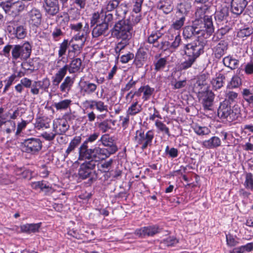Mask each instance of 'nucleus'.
Instances as JSON below:
<instances>
[{
  "instance_id": "obj_1",
  "label": "nucleus",
  "mask_w": 253,
  "mask_h": 253,
  "mask_svg": "<svg viewBox=\"0 0 253 253\" xmlns=\"http://www.w3.org/2000/svg\"><path fill=\"white\" fill-rule=\"evenodd\" d=\"M204 44L203 42L198 40L185 45V61L179 65L180 70H185L192 67L196 59L203 53Z\"/></svg>"
},
{
  "instance_id": "obj_2",
  "label": "nucleus",
  "mask_w": 253,
  "mask_h": 253,
  "mask_svg": "<svg viewBox=\"0 0 253 253\" xmlns=\"http://www.w3.org/2000/svg\"><path fill=\"white\" fill-rule=\"evenodd\" d=\"M209 13L208 5L206 3L202 4L201 6L196 7L194 20L197 21L198 25L205 29L207 36H210L214 32L211 17L209 15Z\"/></svg>"
},
{
  "instance_id": "obj_3",
  "label": "nucleus",
  "mask_w": 253,
  "mask_h": 253,
  "mask_svg": "<svg viewBox=\"0 0 253 253\" xmlns=\"http://www.w3.org/2000/svg\"><path fill=\"white\" fill-rule=\"evenodd\" d=\"M114 148H101L95 146L93 148H89L87 151L81 155H79V160H93L96 163L98 161L105 160L114 153Z\"/></svg>"
},
{
  "instance_id": "obj_4",
  "label": "nucleus",
  "mask_w": 253,
  "mask_h": 253,
  "mask_svg": "<svg viewBox=\"0 0 253 253\" xmlns=\"http://www.w3.org/2000/svg\"><path fill=\"white\" fill-rule=\"evenodd\" d=\"M218 116L223 120H226L229 122L236 120L240 115V109L238 105H234L233 109L226 103V101L221 103L217 111Z\"/></svg>"
},
{
  "instance_id": "obj_5",
  "label": "nucleus",
  "mask_w": 253,
  "mask_h": 253,
  "mask_svg": "<svg viewBox=\"0 0 253 253\" xmlns=\"http://www.w3.org/2000/svg\"><path fill=\"white\" fill-rule=\"evenodd\" d=\"M154 137L153 130H149L145 133L144 131L140 129L136 131L134 141L136 146H140L142 150H144L152 145Z\"/></svg>"
},
{
  "instance_id": "obj_6",
  "label": "nucleus",
  "mask_w": 253,
  "mask_h": 253,
  "mask_svg": "<svg viewBox=\"0 0 253 253\" xmlns=\"http://www.w3.org/2000/svg\"><path fill=\"white\" fill-rule=\"evenodd\" d=\"M32 46L28 42L22 44L13 45L12 51V59L13 61H25L31 54Z\"/></svg>"
},
{
  "instance_id": "obj_7",
  "label": "nucleus",
  "mask_w": 253,
  "mask_h": 253,
  "mask_svg": "<svg viewBox=\"0 0 253 253\" xmlns=\"http://www.w3.org/2000/svg\"><path fill=\"white\" fill-rule=\"evenodd\" d=\"M131 25L119 18L112 32V35L118 39H129L131 38Z\"/></svg>"
},
{
  "instance_id": "obj_8",
  "label": "nucleus",
  "mask_w": 253,
  "mask_h": 253,
  "mask_svg": "<svg viewBox=\"0 0 253 253\" xmlns=\"http://www.w3.org/2000/svg\"><path fill=\"white\" fill-rule=\"evenodd\" d=\"M21 146L23 152L32 155H36L42 150V142L40 138L31 137L23 140Z\"/></svg>"
},
{
  "instance_id": "obj_9",
  "label": "nucleus",
  "mask_w": 253,
  "mask_h": 253,
  "mask_svg": "<svg viewBox=\"0 0 253 253\" xmlns=\"http://www.w3.org/2000/svg\"><path fill=\"white\" fill-rule=\"evenodd\" d=\"M183 34L185 38H190L193 36L200 38L202 36L207 39L209 37L207 36L205 29L198 25L197 21H193L191 26L185 27L183 30Z\"/></svg>"
},
{
  "instance_id": "obj_10",
  "label": "nucleus",
  "mask_w": 253,
  "mask_h": 253,
  "mask_svg": "<svg viewBox=\"0 0 253 253\" xmlns=\"http://www.w3.org/2000/svg\"><path fill=\"white\" fill-rule=\"evenodd\" d=\"M21 19H15L9 22L7 30L9 33H12L14 36L19 39H24L27 35V30L23 24L24 22L21 21Z\"/></svg>"
},
{
  "instance_id": "obj_11",
  "label": "nucleus",
  "mask_w": 253,
  "mask_h": 253,
  "mask_svg": "<svg viewBox=\"0 0 253 253\" xmlns=\"http://www.w3.org/2000/svg\"><path fill=\"white\" fill-rule=\"evenodd\" d=\"M42 21V14L41 11L34 7L26 13L24 24L27 23L30 27L37 28L41 24Z\"/></svg>"
},
{
  "instance_id": "obj_12",
  "label": "nucleus",
  "mask_w": 253,
  "mask_h": 253,
  "mask_svg": "<svg viewBox=\"0 0 253 253\" xmlns=\"http://www.w3.org/2000/svg\"><path fill=\"white\" fill-rule=\"evenodd\" d=\"M197 97L205 110H211L214 98V94L211 90L206 89L205 91L198 93Z\"/></svg>"
},
{
  "instance_id": "obj_13",
  "label": "nucleus",
  "mask_w": 253,
  "mask_h": 253,
  "mask_svg": "<svg viewBox=\"0 0 253 253\" xmlns=\"http://www.w3.org/2000/svg\"><path fill=\"white\" fill-rule=\"evenodd\" d=\"M162 229L157 224L151 225L137 229L135 231V234L139 237L154 236L155 235L160 233Z\"/></svg>"
},
{
  "instance_id": "obj_14",
  "label": "nucleus",
  "mask_w": 253,
  "mask_h": 253,
  "mask_svg": "<svg viewBox=\"0 0 253 253\" xmlns=\"http://www.w3.org/2000/svg\"><path fill=\"white\" fill-rule=\"evenodd\" d=\"M96 165V161L93 160H89L83 163L81 165L79 169V177L82 179L89 177L91 173V171L95 169Z\"/></svg>"
},
{
  "instance_id": "obj_15",
  "label": "nucleus",
  "mask_w": 253,
  "mask_h": 253,
  "mask_svg": "<svg viewBox=\"0 0 253 253\" xmlns=\"http://www.w3.org/2000/svg\"><path fill=\"white\" fill-rule=\"evenodd\" d=\"M67 121L64 118H56L53 121L52 129L57 134L62 135L69 129Z\"/></svg>"
},
{
  "instance_id": "obj_16",
  "label": "nucleus",
  "mask_w": 253,
  "mask_h": 253,
  "mask_svg": "<svg viewBox=\"0 0 253 253\" xmlns=\"http://www.w3.org/2000/svg\"><path fill=\"white\" fill-rule=\"evenodd\" d=\"M80 92L83 96L90 95L95 92L97 85L89 81H84L82 78L79 83Z\"/></svg>"
},
{
  "instance_id": "obj_17",
  "label": "nucleus",
  "mask_w": 253,
  "mask_h": 253,
  "mask_svg": "<svg viewBox=\"0 0 253 253\" xmlns=\"http://www.w3.org/2000/svg\"><path fill=\"white\" fill-rule=\"evenodd\" d=\"M208 76L207 74H203L197 77L196 82L194 84L193 89L196 93L203 92L206 89H209L207 82Z\"/></svg>"
},
{
  "instance_id": "obj_18",
  "label": "nucleus",
  "mask_w": 253,
  "mask_h": 253,
  "mask_svg": "<svg viewBox=\"0 0 253 253\" xmlns=\"http://www.w3.org/2000/svg\"><path fill=\"white\" fill-rule=\"evenodd\" d=\"M154 91L155 89L151 87L148 85L141 86L131 95V99H133L134 95H136L137 96H142V99L143 102H145L151 98Z\"/></svg>"
},
{
  "instance_id": "obj_19",
  "label": "nucleus",
  "mask_w": 253,
  "mask_h": 253,
  "mask_svg": "<svg viewBox=\"0 0 253 253\" xmlns=\"http://www.w3.org/2000/svg\"><path fill=\"white\" fill-rule=\"evenodd\" d=\"M45 2L44 5L45 11L47 14L50 16H54L59 11V6L58 0H43Z\"/></svg>"
},
{
  "instance_id": "obj_20",
  "label": "nucleus",
  "mask_w": 253,
  "mask_h": 253,
  "mask_svg": "<svg viewBox=\"0 0 253 253\" xmlns=\"http://www.w3.org/2000/svg\"><path fill=\"white\" fill-rule=\"evenodd\" d=\"M248 4L247 0H232L231 1V11L237 15L243 13Z\"/></svg>"
},
{
  "instance_id": "obj_21",
  "label": "nucleus",
  "mask_w": 253,
  "mask_h": 253,
  "mask_svg": "<svg viewBox=\"0 0 253 253\" xmlns=\"http://www.w3.org/2000/svg\"><path fill=\"white\" fill-rule=\"evenodd\" d=\"M228 42L224 40L220 41L213 48L214 54L216 58H220L228 49Z\"/></svg>"
},
{
  "instance_id": "obj_22",
  "label": "nucleus",
  "mask_w": 253,
  "mask_h": 253,
  "mask_svg": "<svg viewBox=\"0 0 253 253\" xmlns=\"http://www.w3.org/2000/svg\"><path fill=\"white\" fill-rule=\"evenodd\" d=\"M99 136V133L97 132H95L92 134L89 135L86 140L83 142V143L81 145L79 149V155H81L84 152L87 151V150H89L88 144L89 143H93L95 141H96L97 138Z\"/></svg>"
},
{
  "instance_id": "obj_23",
  "label": "nucleus",
  "mask_w": 253,
  "mask_h": 253,
  "mask_svg": "<svg viewBox=\"0 0 253 253\" xmlns=\"http://www.w3.org/2000/svg\"><path fill=\"white\" fill-rule=\"evenodd\" d=\"M50 123L51 119L50 118L42 116L37 118L34 125L37 129L40 130L49 128Z\"/></svg>"
},
{
  "instance_id": "obj_24",
  "label": "nucleus",
  "mask_w": 253,
  "mask_h": 253,
  "mask_svg": "<svg viewBox=\"0 0 253 253\" xmlns=\"http://www.w3.org/2000/svg\"><path fill=\"white\" fill-rule=\"evenodd\" d=\"M42 225V223H27L20 226L21 232L27 234L38 232Z\"/></svg>"
},
{
  "instance_id": "obj_25",
  "label": "nucleus",
  "mask_w": 253,
  "mask_h": 253,
  "mask_svg": "<svg viewBox=\"0 0 253 253\" xmlns=\"http://www.w3.org/2000/svg\"><path fill=\"white\" fill-rule=\"evenodd\" d=\"M67 71V66H64L52 77V84L53 86H58L59 85L65 76Z\"/></svg>"
},
{
  "instance_id": "obj_26",
  "label": "nucleus",
  "mask_w": 253,
  "mask_h": 253,
  "mask_svg": "<svg viewBox=\"0 0 253 253\" xmlns=\"http://www.w3.org/2000/svg\"><path fill=\"white\" fill-rule=\"evenodd\" d=\"M221 141L217 136H212L208 140L202 142V145L207 149H214L221 145Z\"/></svg>"
},
{
  "instance_id": "obj_27",
  "label": "nucleus",
  "mask_w": 253,
  "mask_h": 253,
  "mask_svg": "<svg viewBox=\"0 0 253 253\" xmlns=\"http://www.w3.org/2000/svg\"><path fill=\"white\" fill-rule=\"evenodd\" d=\"M99 141H100L104 146L106 147V148H115L114 149V153L118 151L117 146L114 144L113 138L109 134H105L102 135L99 140Z\"/></svg>"
},
{
  "instance_id": "obj_28",
  "label": "nucleus",
  "mask_w": 253,
  "mask_h": 253,
  "mask_svg": "<svg viewBox=\"0 0 253 253\" xmlns=\"http://www.w3.org/2000/svg\"><path fill=\"white\" fill-rule=\"evenodd\" d=\"M95 109L102 114L97 116L98 119H104L106 117V114L108 112V106L101 100H96L95 102Z\"/></svg>"
},
{
  "instance_id": "obj_29",
  "label": "nucleus",
  "mask_w": 253,
  "mask_h": 253,
  "mask_svg": "<svg viewBox=\"0 0 253 253\" xmlns=\"http://www.w3.org/2000/svg\"><path fill=\"white\" fill-rule=\"evenodd\" d=\"M108 29V24L106 22L97 24L93 29L92 35L93 38H97L104 35Z\"/></svg>"
},
{
  "instance_id": "obj_30",
  "label": "nucleus",
  "mask_w": 253,
  "mask_h": 253,
  "mask_svg": "<svg viewBox=\"0 0 253 253\" xmlns=\"http://www.w3.org/2000/svg\"><path fill=\"white\" fill-rule=\"evenodd\" d=\"M82 63V60L77 58L73 59L69 65L66 64L65 66H67V70L70 73H75L80 70Z\"/></svg>"
},
{
  "instance_id": "obj_31",
  "label": "nucleus",
  "mask_w": 253,
  "mask_h": 253,
  "mask_svg": "<svg viewBox=\"0 0 253 253\" xmlns=\"http://www.w3.org/2000/svg\"><path fill=\"white\" fill-rule=\"evenodd\" d=\"M70 28L72 32H73L75 35H80L82 32H84V36H87L88 33V28L86 29V26L83 28V23L82 22H78L76 23H71L70 25Z\"/></svg>"
},
{
  "instance_id": "obj_32",
  "label": "nucleus",
  "mask_w": 253,
  "mask_h": 253,
  "mask_svg": "<svg viewBox=\"0 0 253 253\" xmlns=\"http://www.w3.org/2000/svg\"><path fill=\"white\" fill-rule=\"evenodd\" d=\"M222 62L225 66L229 68L231 70H234L237 68L239 64V60L233 58L231 55H228L223 58Z\"/></svg>"
},
{
  "instance_id": "obj_33",
  "label": "nucleus",
  "mask_w": 253,
  "mask_h": 253,
  "mask_svg": "<svg viewBox=\"0 0 253 253\" xmlns=\"http://www.w3.org/2000/svg\"><path fill=\"white\" fill-rule=\"evenodd\" d=\"M142 110V105L137 101L132 102L126 110L127 116H133L139 113Z\"/></svg>"
},
{
  "instance_id": "obj_34",
  "label": "nucleus",
  "mask_w": 253,
  "mask_h": 253,
  "mask_svg": "<svg viewBox=\"0 0 253 253\" xmlns=\"http://www.w3.org/2000/svg\"><path fill=\"white\" fill-rule=\"evenodd\" d=\"M74 82V79L71 77H66L60 85V91L67 93L71 90Z\"/></svg>"
},
{
  "instance_id": "obj_35",
  "label": "nucleus",
  "mask_w": 253,
  "mask_h": 253,
  "mask_svg": "<svg viewBox=\"0 0 253 253\" xmlns=\"http://www.w3.org/2000/svg\"><path fill=\"white\" fill-rule=\"evenodd\" d=\"M224 79L225 77L223 74L221 73L216 74V77L213 78L211 81L213 89L217 90L223 86Z\"/></svg>"
},
{
  "instance_id": "obj_36",
  "label": "nucleus",
  "mask_w": 253,
  "mask_h": 253,
  "mask_svg": "<svg viewBox=\"0 0 253 253\" xmlns=\"http://www.w3.org/2000/svg\"><path fill=\"white\" fill-rule=\"evenodd\" d=\"M146 59V53L143 50H140L136 54L134 63L137 68H140L144 65Z\"/></svg>"
},
{
  "instance_id": "obj_37",
  "label": "nucleus",
  "mask_w": 253,
  "mask_h": 253,
  "mask_svg": "<svg viewBox=\"0 0 253 253\" xmlns=\"http://www.w3.org/2000/svg\"><path fill=\"white\" fill-rule=\"evenodd\" d=\"M31 186L35 190L40 189L42 191H49L51 189L48 183L43 180L33 182L31 183Z\"/></svg>"
},
{
  "instance_id": "obj_38",
  "label": "nucleus",
  "mask_w": 253,
  "mask_h": 253,
  "mask_svg": "<svg viewBox=\"0 0 253 253\" xmlns=\"http://www.w3.org/2000/svg\"><path fill=\"white\" fill-rule=\"evenodd\" d=\"M119 3L118 0H107L102 6L101 11L103 12H111L118 6Z\"/></svg>"
},
{
  "instance_id": "obj_39",
  "label": "nucleus",
  "mask_w": 253,
  "mask_h": 253,
  "mask_svg": "<svg viewBox=\"0 0 253 253\" xmlns=\"http://www.w3.org/2000/svg\"><path fill=\"white\" fill-rule=\"evenodd\" d=\"M157 7L167 14L172 11L173 5L170 1H161L158 3Z\"/></svg>"
},
{
  "instance_id": "obj_40",
  "label": "nucleus",
  "mask_w": 253,
  "mask_h": 253,
  "mask_svg": "<svg viewBox=\"0 0 253 253\" xmlns=\"http://www.w3.org/2000/svg\"><path fill=\"white\" fill-rule=\"evenodd\" d=\"M84 32H82V34L79 35H74L72 39L69 41L70 43H75V44H80L81 47H84V43L86 40V36H84Z\"/></svg>"
},
{
  "instance_id": "obj_41",
  "label": "nucleus",
  "mask_w": 253,
  "mask_h": 253,
  "mask_svg": "<svg viewBox=\"0 0 253 253\" xmlns=\"http://www.w3.org/2000/svg\"><path fill=\"white\" fill-rule=\"evenodd\" d=\"M72 104V101L70 99L62 100L58 102H55L54 104V107L57 111H65L70 108Z\"/></svg>"
},
{
  "instance_id": "obj_42",
  "label": "nucleus",
  "mask_w": 253,
  "mask_h": 253,
  "mask_svg": "<svg viewBox=\"0 0 253 253\" xmlns=\"http://www.w3.org/2000/svg\"><path fill=\"white\" fill-rule=\"evenodd\" d=\"M242 94L244 99L253 108L252 111H253V90L251 88H244L242 91Z\"/></svg>"
},
{
  "instance_id": "obj_43",
  "label": "nucleus",
  "mask_w": 253,
  "mask_h": 253,
  "mask_svg": "<svg viewBox=\"0 0 253 253\" xmlns=\"http://www.w3.org/2000/svg\"><path fill=\"white\" fill-rule=\"evenodd\" d=\"M155 126H156L157 132L165 134L169 136L170 135L169 129L167 126L162 121L157 120L155 121Z\"/></svg>"
},
{
  "instance_id": "obj_44",
  "label": "nucleus",
  "mask_w": 253,
  "mask_h": 253,
  "mask_svg": "<svg viewBox=\"0 0 253 253\" xmlns=\"http://www.w3.org/2000/svg\"><path fill=\"white\" fill-rule=\"evenodd\" d=\"M113 160L111 159L103 163H100V161L97 162L96 166L97 167L98 170L101 172L108 171L113 163Z\"/></svg>"
},
{
  "instance_id": "obj_45",
  "label": "nucleus",
  "mask_w": 253,
  "mask_h": 253,
  "mask_svg": "<svg viewBox=\"0 0 253 253\" xmlns=\"http://www.w3.org/2000/svg\"><path fill=\"white\" fill-rule=\"evenodd\" d=\"M70 48L68 50V54L70 55L78 56L82 51L83 47L80 44H75V43H70L69 42Z\"/></svg>"
},
{
  "instance_id": "obj_46",
  "label": "nucleus",
  "mask_w": 253,
  "mask_h": 253,
  "mask_svg": "<svg viewBox=\"0 0 253 253\" xmlns=\"http://www.w3.org/2000/svg\"><path fill=\"white\" fill-rule=\"evenodd\" d=\"M238 93L233 91L226 90L225 92V98L223 101H226V103L231 104L235 102L238 99Z\"/></svg>"
},
{
  "instance_id": "obj_47",
  "label": "nucleus",
  "mask_w": 253,
  "mask_h": 253,
  "mask_svg": "<svg viewBox=\"0 0 253 253\" xmlns=\"http://www.w3.org/2000/svg\"><path fill=\"white\" fill-rule=\"evenodd\" d=\"M194 132L198 135H208L210 132V129L207 126H202L198 125H195L193 127Z\"/></svg>"
},
{
  "instance_id": "obj_48",
  "label": "nucleus",
  "mask_w": 253,
  "mask_h": 253,
  "mask_svg": "<svg viewBox=\"0 0 253 253\" xmlns=\"http://www.w3.org/2000/svg\"><path fill=\"white\" fill-rule=\"evenodd\" d=\"M122 41L119 42L115 48V51L116 53L118 55L117 58H119L120 53L122 52V50L125 48V47L128 44V40L129 39H121Z\"/></svg>"
},
{
  "instance_id": "obj_49",
  "label": "nucleus",
  "mask_w": 253,
  "mask_h": 253,
  "mask_svg": "<svg viewBox=\"0 0 253 253\" xmlns=\"http://www.w3.org/2000/svg\"><path fill=\"white\" fill-rule=\"evenodd\" d=\"M69 45V41L68 40H64L61 43L59 44L58 55L59 57H62L65 55Z\"/></svg>"
},
{
  "instance_id": "obj_50",
  "label": "nucleus",
  "mask_w": 253,
  "mask_h": 253,
  "mask_svg": "<svg viewBox=\"0 0 253 253\" xmlns=\"http://www.w3.org/2000/svg\"><path fill=\"white\" fill-rule=\"evenodd\" d=\"M244 186L247 189L253 190V174L252 173H247L246 174Z\"/></svg>"
},
{
  "instance_id": "obj_51",
  "label": "nucleus",
  "mask_w": 253,
  "mask_h": 253,
  "mask_svg": "<svg viewBox=\"0 0 253 253\" xmlns=\"http://www.w3.org/2000/svg\"><path fill=\"white\" fill-rule=\"evenodd\" d=\"M185 21V16L183 15L178 19L176 20L171 25V27L175 29L177 31H180V29L183 26Z\"/></svg>"
},
{
  "instance_id": "obj_52",
  "label": "nucleus",
  "mask_w": 253,
  "mask_h": 253,
  "mask_svg": "<svg viewBox=\"0 0 253 253\" xmlns=\"http://www.w3.org/2000/svg\"><path fill=\"white\" fill-rule=\"evenodd\" d=\"M4 125V130L7 133L10 134L14 132L16 128V124L14 121L8 120Z\"/></svg>"
},
{
  "instance_id": "obj_53",
  "label": "nucleus",
  "mask_w": 253,
  "mask_h": 253,
  "mask_svg": "<svg viewBox=\"0 0 253 253\" xmlns=\"http://www.w3.org/2000/svg\"><path fill=\"white\" fill-rule=\"evenodd\" d=\"M162 35L161 33L158 31L152 33L148 38V42L154 44V45L158 44L157 40L162 37Z\"/></svg>"
},
{
  "instance_id": "obj_54",
  "label": "nucleus",
  "mask_w": 253,
  "mask_h": 253,
  "mask_svg": "<svg viewBox=\"0 0 253 253\" xmlns=\"http://www.w3.org/2000/svg\"><path fill=\"white\" fill-rule=\"evenodd\" d=\"M253 33V29L252 28H246L240 30L238 32L237 36L239 38H243L250 36Z\"/></svg>"
},
{
  "instance_id": "obj_55",
  "label": "nucleus",
  "mask_w": 253,
  "mask_h": 253,
  "mask_svg": "<svg viewBox=\"0 0 253 253\" xmlns=\"http://www.w3.org/2000/svg\"><path fill=\"white\" fill-rule=\"evenodd\" d=\"M10 112H7L4 113V109L2 108H0V127L6 123L9 118Z\"/></svg>"
},
{
  "instance_id": "obj_56",
  "label": "nucleus",
  "mask_w": 253,
  "mask_h": 253,
  "mask_svg": "<svg viewBox=\"0 0 253 253\" xmlns=\"http://www.w3.org/2000/svg\"><path fill=\"white\" fill-rule=\"evenodd\" d=\"M56 135V133L52 130V131H44L41 134V136L46 141H51L54 139Z\"/></svg>"
},
{
  "instance_id": "obj_57",
  "label": "nucleus",
  "mask_w": 253,
  "mask_h": 253,
  "mask_svg": "<svg viewBox=\"0 0 253 253\" xmlns=\"http://www.w3.org/2000/svg\"><path fill=\"white\" fill-rule=\"evenodd\" d=\"M226 241L227 245L230 247L236 246L239 244L238 241L236 239V237H234L230 234L226 235Z\"/></svg>"
},
{
  "instance_id": "obj_58",
  "label": "nucleus",
  "mask_w": 253,
  "mask_h": 253,
  "mask_svg": "<svg viewBox=\"0 0 253 253\" xmlns=\"http://www.w3.org/2000/svg\"><path fill=\"white\" fill-rule=\"evenodd\" d=\"M241 84V80L238 76H234L228 84V86L231 88H235Z\"/></svg>"
},
{
  "instance_id": "obj_59",
  "label": "nucleus",
  "mask_w": 253,
  "mask_h": 253,
  "mask_svg": "<svg viewBox=\"0 0 253 253\" xmlns=\"http://www.w3.org/2000/svg\"><path fill=\"white\" fill-rule=\"evenodd\" d=\"M101 17L103 18V21L102 22H106L108 24V23L113 22L115 19L113 17V14L110 12H103L101 11Z\"/></svg>"
},
{
  "instance_id": "obj_60",
  "label": "nucleus",
  "mask_w": 253,
  "mask_h": 253,
  "mask_svg": "<svg viewBox=\"0 0 253 253\" xmlns=\"http://www.w3.org/2000/svg\"><path fill=\"white\" fill-rule=\"evenodd\" d=\"M178 240L174 237H169L163 241V243L168 247L173 246L178 243Z\"/></svg>"
},
{
  "instance_id": "obj_61",
  "label": "nucleus",
  "mask_w": 253,
  "mask_h": 253,
  "mask_svg": "<svg viewBox=\"0 0 253 253\" xmlns=\"http://www.w3.org/2000/svg\"><path fill=\"white\" fill-rule=\"evenodd\" d=\"M167 63V60L165 58H160L155 63V70L157 71L163 69Z\"/></svg>"
},
{
  "instance_id": "obj_62",
  "label": "nucleus",
  "mask_w": 253,
  "mask_h": 253,
  "mask_svg": "<svg viewBox=\"0 0 253 253\" xmlns=\"http://www.w3.org/2000/svg\"><path fill=\"white\" fill-rule=\"evenodd\" d=\"M177 35H180V31H177L170 27L168 30L167 37L169 40H172L173 38L175 39Z\"/></svg>"
},
{
  "instance_id": "obj_63",
  "label": "nucleus",
  "mask_w": 253,
  "mask_h": 253,
  "mask_svg": "<svg viewBox=\"0 0 253 253\" xmlns=\"http://www.w3.org/2000/svg\"><path fill=\"white\" fill-rule=\"evenodd\" d=\"M165 152L172 158H174L177 157L178 151L176 148H171L169 149V146H167L165 149Z\"/></svg>"
},
{
  "instance_id": "obj_64",
  "label": "nucleus",
  "mask_w": 253,
  "mask_h": 253,
  "mask_svg": "<svg viewBox=\"0 0 253 253\" xmlns=\"http://www.w3.org/2000/svg\"><path fill=\"white\" fill-rule=\"evenodd\" d=\"M133 58L134 54L132 53L128 52L126 54H124L120 57V61L123 64L126 63Z\"/></svg>"
}]
</instances>
